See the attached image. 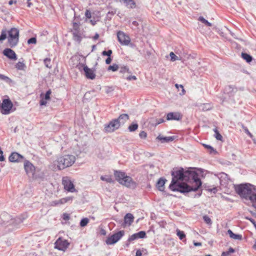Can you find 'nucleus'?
Masks as SVG:
<instances>
[{
    "label": "nucleus",
    "mask_w": 256,
    "mask_h": 256,
    "mask_svg": "<svg viewBox=\"0 0 256 256\" xmlns=\"http://www.w3.org/2000/svg\"><path fill=\"white\" fill-rule=\"evenodd\" d=\"M236 193L242 198L250 200L252 206L256 209V190L250 184H240L235 187Z\"/></svg>",
    "instance_id": "nucleus-1"
},
{
    "label": "nucleus",
    "mask_w": 256,
    "mask_h": 256,
    "mask_svg": "<svg viewBox=\"0 0 256 256\" xmlns=\"http://www.w3.org/2000/svg\"><path fill=\"white\" fill-rule=\"evenodd\" d=\"M116 180L121 184L126 187L134 188L136 186V184L132 178L128 176L124 172L116 170L114 172Z\"/></svg>",
    "instance_id": "nucleus-2"
},
{
    "label": "nucleus",
    "mask_w": 256,
    "mask_h": 256,
    "mask_svg": "<svg viewBox=\"0 0 256 256\" xmlns=\"http://www.w3.org/2000/svg\"><path fill=\"white\" fill-rule=\"evenodd\" d=\"M76 161V158L72 154H66L58 157L54 162V164L56 166L58 170H64L72 166Z\"/></svg>",
    "instance_id": "nucleus-3"
},
{
    "label": "nucleus",
    "mask_w": 256,
    "mask_h": 256,
    "mask_svg": "<svg viewBox=\"0 0 256 256\" xmlns=\"http://www.w3.org/2000/svg\"><path fill=\"white\" fill-rule=\"evenodd\" d=\"M184 181L191 182H193L195 184L194 187H198V189L202 186V182L198 177V174L192 168H189L185 170Z\"/></svg>",
    "instance_id": "nucleus-4"
},
{
    "label": "nucleus",
    "mask_w": 256,
    "mask_h": 256,
    "mask_svg": "<svg viewBox=\"0 0 256 256\" xmlns=\"http://www.w3.org/2000/svg\"><path fill=\"white\" fill-rule=\"evenodd\" d=\"M169 188L173 192H178L182 194L188 193L192 191L196 192L198 190V187L191 186L183 182L176 183L172 185V186L170 185Z\"/></svg>",
    "instance_id": "nucleus-5"
},
{
    "label": "nucleus",
    "mask_w": 256,
    "mask_h": 256,
    "mask_svg": "<svg viewBox=\"0 0 256 256\" xmlns=\"http://www.w3.org/2000/svg\"><path fill=\"white\" fill-rule=\"evenodd\" d=\"M185 170L182 168H174L171 171L172 180L170 185L172 186V185L184 181Z\"/></svg>",
    "instance_id": "nucleus-6"
},
{
    "label": "nucleus",
    "mask_w": 256,
    "mask_h": 256,
    "mask_svg": "<svg viewBox=\"0 0 256 256\" xmlns=\"http://www.w3.org/2000/svg\"><path fill=\"white\" fill-rule=\"evenodd\" d=\"M8 42L11 48L16 46L18 42L19 30L13 28L8 31Z\"/></svg>",
    "instance_id": "nucleus-7"
},
{
    "label": "nucleus",
    "mask_w": 256,
    "mask_h": 256,
    "mask_svg": "<svg viewBox=\"0 0 256 256\" xmlns=\"http://www.w3.org/2000/svg\"><path fill=\"white\" fill-rule=\"evenodd\" d=\"M13 107V104L9 98L4 99L1 104L0 112L3 114H8L11 112L15 110H12Z\"/></svg>",
    "instance_id": "nucleus-8"
},
{
    "label": "nucleus",
    "mask_w": 256,
    "mask_h": 256,
    "mask_svg": "<svg viewBox=\"0 0 256 256\" xmlns=\"http://www.w3.org/2000/svg\"><path fill=\"white\" fill-rule=\"evenodd\" d=\"M124 234V230H120L108 237L106 242L108 245H112L117 242Z\"/></svg>",
    "instance_id": "nucleus-9"
},
{
    "label": "nucleus",
    "mask_w": 256,
    "mask_h": 256,
    "mask_svg": "<svg viewBox=\"0 0 256 256\" xmlns=\"http://www.w3.org/2000/svg\"><path fill=\"white\" fill-rule=\"evenodd\" d=\"M62 184L64 186V190L68 192H73L76 191L73 182L68 176L62 178Z\"/></svg>",
    "instance_id": "nucleus-10"
},
{
    "label": "nucleus",
    "mask_w": 256,
    "mask_h": 256,
    "mask_svg": "<svg viewBox=\"0 0 256 256\" xmlns=\"http://www.w3.org/2000/svg\"><path fill=\"white\" fill-rule=\"evenodd\" d=\"M120 127L119 123L116 119H113L108 124H104V130L107 132H112Z\"/></svg>",
    "instance_id": "nucleus-11"
},
{
    "label": "nucleus",
    "mask_w": 256,
    "mask_h": 256,
    "mask_svg": "<svg viewBox=\"0 0 256 256\" xmlns=\"http://www.w3.org/2000/svg\"><path fill=\"white\" fill-rule=\"evenodd\" d=\"M69 244L68 240L60 238L54 242V248L60 250L65 251Z\"/></svg>",
    "instance_id": "nucleus-12"
},
{
    "label": "nucleus",
    "mask_w": 256,
    "mask_h": 256,
    "mask_svg": "<svg viewBox=\"0 0 256 256\" xmlns=\"http://www.w3.org/2000/svg\"><path fill=\"white\" fill-rule=\"evenodd\" d=\"M117 37L118 42L122 45L128 46L130 42V37L122 31L118 32Z\"/></svg>",
    "instance_id": "nucleus-13"
},
{
    "label": "nucleus",
    "mask_w": 256,
    "mask_h": 256,
    "mask_svg": "<svg viewBox=\"0 0 256 256\" xmlns=\"http://www.w3.org/2000/svg\"><path fill=\"white\" fill-rule=\"evenodd\" d=\"M24 166L26 174L34 176L36 172V168L33 164L28 160H24Z\"/></svg>",
    "instance_id": "nucleus-14"
},
{
    "label": "nucleus",
    "mask_w": 256,
    "mask_h": 256,
    "mask_svg": "<svg viewBox=\"0 0 256 256\" xmlns=\"http://www.w3.org/2000/svg\"><path fill=\"white\" fill-rule=\"evenodd\" d=\"M24 158L16 152H12L8 157V160L12 162H18L24 161Z\"/></svg>",
    "instance_id": "nucleus-15"
},
{
    "label": "nucleus",
    "mask_w": 256,
    "mask_h": 256,
    "mask_svg": "<svg viewBox=\"0 0 256 256\" xmlns=\"http://www.w3.org/2000/svg\"><path fill=\"white\" fill-rule=\"evenodd\" d=\"M146 237V233L144 231H140L130 236L128 240L126 246H128L129 243L138 238H143Z\"/></svg>",
    "instance_id": "nucleus-16"
},
{
    "label": "nucleus",
    "mask_w": 256,
    "mask_h": 256,
    "mask_svg": "<svg viewBox=\"0 0 256 256\" xmlns=\"http://www.w3.org/2000/svg\"><path fill=\"white\" fill-rule=\"evenodd\" d=\"M82 66L83 67V70L84 72L86 77L90 80H94L96 78V74L94 70L88 67L87 66L82 64Z\"/></svg>",
    "instance_id": "nucleus-17"
},
{
    "label": "nucleus",
    "mask_w": 256,
    "mask_h": 256,
    "mask_svg": "<svg viewBox=\"0 0 256 256\" xmlns=\"http://www.w3.org/2000/svg\"><path fill=\"white\" fill-rule=\"evenodd\" d=\"M218 176L220 185L226 186L230 180L228 175L224 172H221L218 174Z\"/></svg>",
    "instance_id": "nucleus-18"
},
{
    "label": "nucleus",
    "mask_w": 256,
    "mask_h": 256,
    "mask_svg": "<svg viewBox=\"0 0 256 256\" xmlns=\"http://www.w3.org/2000/svg\"><path fill=\"white\" fill-rule=\"evenodd\" d=\"M4 56L12 60H16L17 56L15 52L10 48H5L2 52Z\"/></svg>",
    "instance_id": "nucleus-19"
},
{
    "label": "nucleus",
    "mask_w": 256,
    "mask_h": 256,
    "mask_svg": "<svg viewBox=\"0 0 256 256\" xmlns=\"http://www.w3.org/2000/svg\"><path fill=\"white\" fill-rule=\"evenodd\" d=\"M182 116L180 112H170L166 114L167 120H179L182 118Z\"/></svg>",
    "instance_id": "nucleus-20"
},
{
    "label": "nucleus",
    "mask_w": 256,
    "mask_h": 256,
    "mask_svg": "<svg viewBox=\"0 0 256 256\" xmlns=\"http://www.w3.org/2000/svg\"><path fill=\"white\" fill-rule=\"evenodd\" d=\"M134 220V216L130 213H128L124 217V222L122 224V226H124L126 225L130 226L133 222Z\"/></svg>",
    "instance_id": "nucleus-21"
},
{
    "label": "nucleus",
    "mask_w": 256,
    "mask_h": 256,
    "mask_svg": "<svg viewBox=\"0 0 256 256\" xmlns=\"http://www.w3.org/2000/svg\"><path fill=\"white\" fill-rule=\"evenodd\" d=\"M119 1L128 8H134L136 7V4L134 0H119Z\"/></svg>",
    "instance_id": "nucleus-22"
},
{
    "label": "nucleus",
    "mask_w": 256,
    "mask_h": 256,
    "mask_svg": "<svg viewBox=\"0 0 256 256\" xmlns=\"http://www.w3.org/2000/svg\"><path fill=\"white\" fill-rule=\"evenodd\" d=\"M156 139L160 141L162 143L168 142L174 140V136H163L160 134Z\"/></svg>",
    "instance_id": "nucleus-23"
},
{
    "label": "nucleus",
    "mask_w": 256,
    "mask_h": 256,
    "mask_svg": "<svg viewBox=\"0 0 256 256\" xmlns=\"http://www.w3.org/2000/svg\"><path fill=\"white\" fill-rule=\"evenodd\" d=\"M116 119L118 121L120 126L124 124L129 119V116L128 114H120L118 118Z\"/></svg>",
    "instance_id": "nucleus-24"
},
{
    "label": "nucleus",
    "mask_w": 256,
    "mask_h": 256,
    "mask_svg": "<svg viewBox=\"0 0 256 256\" xmlns=\"http://www.w3.org/2000/svg\"><path fill=\"white\" fill-rule=\"evenodd\" d=\"M166 179L164 178H160L158 182H156V188L158 189L161 192H163L164 189V184L166 183Z\"/></svg>",
    "instance_id": "nucleus-25"
},
{
    "label": "nucleus",
    "mask_w": 256,
    "mask_h": 256,
    "mask_svg": "<svg viewBox=\"0 0 256 256\" xmlns=\"http://www.w3.org/2000/svg\"><path fill=\"white\" fill-rule=\"evenodd\" d=\"M236 91L237 88L231 85L226 86L224 88V92L229 94L230 96H233L234 94L236 92Z\"/></svg>",
    "instance_id": "nucleus-26"
},
{
    "label": "nucleus",
    "mask_w": 256,
    "mask_h": 256,
    "mask_svg": "<svg viewBox=\"0 0 256 256\" xmlns=\"http://www.w3.org/2000/svg\"><path fill=\"white\" fill-rule=\"evenodd\" d=\"M24 218H22V216L16 217V218L11 219L10 220V224H12L14 227H17L18 225L23 222Z\"/></svg>",
    "instance_id": "nucleus-27"
},
{
    "label": "nucleus",
    "mask_w": 256,
    "mask_h": 256,
    "mask_svg": "<svg viewBox=\"0 0 256 256\" xmlns=\"http://www.w3.org/2000/svg\"><path fill=\"white\" fill-rule=\"evenodd\" d=\"M228 234L230 238L234 240H241L242 239V236L240 234H234L230 230H228Z\"/></svg>",
    "instance_id": "nucleus-28"
},
{
    "label": "nucleus",
    "mask_w": 256,
    "mask_h": 256,
    "mask_svg": "<svg viewBox=\"0 0 256 256\" xmlns=\"http://www.w3.org/2000/svg\"><path fill=\"white\" fill-rule=\"evenodd\" d=\"M164 122L165 121L164 118L154 119V118H151L150 120V122L152 123V125H154V126H156L157 125Z\"/></svg>",
    "instance_id": "nucleus-29"
},
{
    "label": "nucleus",
    "mask_w": 256,
    "mask_h": 256,
    "mask_svg": "<svg viewBox=\"0 0 256 256\" xmlns=\"http://www.w3.org/2000/svg\"><path fill=\"white\" fill-rule=\"evenodd\" d=\"M72 32L73 35V39L74 40L78 42H80L82 40V37L80 36V31H76Z\"/></svg>",
    "instance_id": "nucleus-30"
},
{
    "label": "nucleus",
    "mask_w": 256,
    "mask_h": 256,
    "mask_svg": "<svg viewBox=\"0 0 256 256\" xmlns=\"http://www.w3.org/2000/svg\"><path fill=\"white\" fill-rule=\"evenodd\" d=\"M120 72L122 74H124L126 72H128V74H131L132 72L130 70L128 67L126 66H120Z\"/></svg>",
    "instance_id": "nucleus-31"
},
{
    "label": "nucleus",
    "mask_w": 256,
    "mask_h": 256,
    "mask_svg": "<svg viewBox=\"0 0 256 256\" xmlns=\"http://www.w3.org/2000/svg\"><path fill=\"white\" fill-rule=\"evenodd\" d=\"M15 66L17 70H25L26 68V64L23 62H18L16 63Z\"/></svg>",
    "instance_id": "nucleus-32"
},
{
    "label": "nucleus",
    "mask_w": 256,
    "mask_h": 256,
    "mask_svg": "<svg viewBox=\"0 0 256 256\" xmlns=\"http://www.w3.org/2000/svg\"><path fill=\"white\" fill-rule=\"evenodd\" d=\"M242 57L244 60H246V61L247 62H248V63L250 62L253 59L252 57L249 54H248L247 53L242 52Z\"/></svg>",
    "instance_id": "nucleus-33"
},
{
    "label": "nucleus",
    "mask_w": 256,
    "mask_h": 256,
    "mask_svg": "<svg viewBox=\"0 0 256 256\" xmlns=\"http://www.w3.org/2000/svg\"><path fill=\"white\" fill-rule=\"evenodd\" d=\"M176 235L180 240H183L186 238V234L184 232L178 229L176 230Z\"/></svg>",
    "instance_id": "nucleus-34"
},
{
    "label": "nucleus",
    "mask_w": 256,
    "mask_h": 256,
    "mask_svg": "<svg viewBox=\"0 0 256 256\" xmlns=\"http://www.w3.org/2000/svg\"><path fill=\"white\" fill-rule=\"evenodd\" d=\"M214 137L217 140H222V136L220 134L218 130L216 128L214 129Z\"/></svg>",
    "instance_id": "nucleus-35"
},
{
    "label": "nucleus",
    "mask_w": 256,
    "mask_h": 256,
    "mask_svg": "<svg viewBox=\"0 0 256 256\" xmlns=\"http://www.w3.org/2000/svg\"><path fill=\"white\" fill-rule=\"evenodd\" d=\"M203 146L204 147L206 148H207L208 150H209L210 154H216V151L210 146L206 144H203Z\"/></svg>",
    "instance_id": "nucleus-36"
},
{
    "label": "nucleus",
    "mask_w": 256,
    "mask_h": 256,
    "mask_svg": "<svg viewBox=\"0 0 256 256\" xmlns=\"http://www.w3.org/2000/svg\"><path fill=\"white\" fill-rule=\"evenodd\" d=\"M198 20L205 24L206 26H212V24L208 22L202 16H200L198 18Z\"/></svg>",
    "instance_id": "nucleus-37"
},
{
    "label": "nucleus",
    "mask_w": 256,
    "mask_h": 256,
    "mask_svg": "<svg viewBox=\"0 0 256 256\" xmlns=\"http://www.w3.org/2000/svg\"><path fill=\"white\" fill-rule=\"evenodd\" d=\"M119 66L117 64H114L112 66H110L108 68V70H112V72H116L119 68Z\"/></svg>",
    "instance_id": "nucleus-38"
},
{
    "label": "nucleus",
    "mask_w": 256,
    "mask_h": 256,
    "mask_svg": "<svg viewBox=\"0 0 256 256\" xmlns=\"http://www.w3.org/2000/svg\"><path fill=\"white\" fill-rule=\"evenodd\" d=\"M50 62H51V60L50 58H46L44 60V66L48 68H52V66L50 65Z\"/></svg>",
    "instance_id": "nucleus-39"
},
{
    "label": "nucleus",
    "mask_w": 256,
    "mask_h": 256,
    "mask_svg": "<svg viewBox=\"0 0 256 256\" xmlns=\"http://www.w3.org/2000/svg\"><path fill=\"white\" fill-rule=\"evenodd\" d=\"M89 222V220L87 218H83L80 222V226L82 227L86 226Z\"/></svg>",
    "instance_id": "nucleus-40"
},
{
    "label": "nucleus",
    "mask_w": 256,
    "mask_h": 256,
    "mask_svg": "<svg viewBox=\"0 0 256 256\" xmlns=\"http://www.w3.org/2000/svg\"><path fill=\"white\" fill-rule=\"evenodd\" d=\"M242 128L244 130V132L254 140V142H255L256 140L254 138L253 135L250 132L248 128L244 126H242Z\"/></svg>",
    "instance_id": "nucleus-41"
},
{
    "label": "nucleus",
    "mask_w": 256,
    "mask_h": 256,
    "mask_svg": "<svg viewBox=\"0 0 256 256\" xmlns=\"http://www.w3.org/2000/svg\"><path fill=\"white\" fill-rule=\"evenodd\" d=\"M203 220L204 222L208 224L211 225L212 224V220L207 215H204L203 216Z\"/></svg>",
    "instance_id": "nucleus-42"
},
{
    "label": "nucleus",
    "mask_w": 256,
    "mask_h": 256,
    "mask_svg": "<svg viewBox=\"0 0 256 256\" xmlns=\"http://www.w3.org/2000/svg\"><path fill=\"white\" fill-rule=\"evenodd\" d=\"M138 128V124H132L128 126V129L130 132H134Z\"/></svg>",
    "instance_id": "nucleus-43"
},
{
    "label": "nucleus",
    "mask_w": 256,
    "mask_h": 256,
    "mask_svg": "<svg viewBox=\"0 0 256 256\" xmlns=\"http://www.w3.org/2000/svg\"><path fill=\"white\" fill-rule=\"evenodd\" d=\"M6 32L5 30H2L0 35V42H2V40H4L6 38Z\"/></svg>",
    "instance_id": "nucleus-44"
},
{
    "label": "nucleus",
    "mask_w": 256,
    "mask_h": 256,
    "mask_svg": "<svg viewBox=\"0 0 256 256\" xmlns=\"http://www.w3.org/2000/svg\"><path fill=\"white\" fill-rule=\"evenodd\" d=\"M170 60L172 62H174L179 60L178 56H177L173 52H170Z\"/></svg>",
    "instance_id": "nucleus-45"
},
{
    "label": "nucleus",
    "mask_w": 256,
    "mask_h": 256,
    "mask_svg": "<svg viewBox=\"0 0 256 256\" xmlns=\"http://www.w3.org/2000/svg\"><path fill=\"white\" fill-rule=\"evenodd\" d=\"M72 25V32L79 31V24L78 23L74 22Z\"/></svg>",
    "instance_id": "nucleus-46"
},
{
    "label": "nucleus",
    "mask_w": 256,
    "mask_h": 256,
    "mask_svg": "<svg viewBox=\"0 0 256 256\" xmlns=\"http://www.w3.org/2000/svg\"><path fill=\"white\" fill-rule=\"evenodd\" d=\"M112 50H109L107 51L104 50L102 52V55L110 57L111 56V54H112Z\"/></svg>",
    "instance_id": "nucleus-47"
},
{
    "label": "nucleus",
    "mask_w": 256,
    "mask_h": 256,
    "mask_svg": "<svg viewBox=\"0 0 256 256\" xmlns=\"http://www.w3.org/2000/svg\"><path fill=\"white\" fill-rule=\"evenodd\" d=\"M28 44H36V38H34V37L30 38V39L28 40Z\"/></svg>",
    "instance_id": "nucleus-48"
},
{
    "label": "nucleus",
    "mask_w": 256,
    "mask_h": 256,
    "mask_svg": "<svg viewBox=\"0 0 256 256\" xmlns=\"http://www.w3.org/2000/svg\"><path fill=\"white\" fill-rule=\"evenodd\" d=\"M100 179L102 180L106 181L108 182H112V178L109 177L106 178V176H101Z\"/></svg>",
    "instance_id": "nucleus-49"
},
{
    "label": "nucleus",
    "mask_w": 256,
    "mask_h": 256,
    "mask_svg": "<svg viewBox=\"0 0 256 256\" xmlns=\"http://www.w3.org/2000/svg\"><path fill=\"white\" fill-rule=\"evenodd\" d=\"M211 109V106L209 104H204L202 110H208Z\"/></svg>",
    "instance_id": "nucleus-50"
},
{
    "label": "nucleus",
    "mask_w": 256,
    "mask_h": 256,
    "mask_svg": "<svg viewBox=\"0 0 256 256\" xmlns=\"http://www.w3.org/2000/svg\"><path fill=\"white\" fill-rule=\"evenodd\" d=\"M0 79L6 81L7 82L10 80V79L6 76H5L2 74H0Z\"/></svg>",
    "instance_id": "nucleus-51"
},
{
    "label": "nucleus",
    "mask_w": 256,
    "mask_h": 256,
    "mask_svg": "<svg viewBox=\"0 0 256 256\" xmlns=\"http://www.w3.org/2000/svg\"><path fill=\"white\" fill-rule=\"evenodd\" d=\"M51 93H52V92H51L50 90H48L44 95V98L46 100H50V94H51Z\"/></svg>",
    "instance_id": "nucleus-52"
},
{
    "label": "nucleus",
    "mask_w": 256,
    "mask_h": 256,
    "mask_svg": "<svg viewBox=\"0 0 256 256\" xmlns=\"http://www.w3.org/2000/svg\"><path fill=\"white\" fill-rule=\"evenodd\" d=\"M139 136L141 138H146L147 136V134L144 131H142L140 133Z\"/></svg>",
    "instance_id": "nucleus-53"
},
{
    "label": "nucleus",
    "mask_w": 256,
    "mask_h": 256,
    "mask_svg": "<svg viewBox=\"0 0 256 256\" xmlns=\"http://www.w3.org/2000/svg\"><path fill=\"white\" fill-rule=\"evenodd\" d=\"M85 16L87 18H92V14L89 10H86V12H85Z\"/></svg>",
    "instance_id": "nucleus-54"
},
{
    "label": "nucleus",
    "mask_w": 256,
    "mask_h": 256,
    "mask_svg": "<svg viewBox=\"0 0 256 256\" xmlns=\"http://www.w3.org/2000/svg\"><path fill=\"white\" fill-rule=\"evenodd\" d=\"M62 218L64 220H68L70 218V215L67 213H64L62 216Z\"/></svg>",
    "instance_id": "nucleus-55"
},
{
    "label": "nucleus",
    "mask_w": 256,
    "mask_h": 256,
    "mask_svg": "<svg viewBox=\"0 0 256 256\" xmlns=\"http://www.w3.org/2000/svg\"><path fill=\"white\" fill-rule=\"evenodd\" d=\"M63 200H64V203H66L70 200H72V198H73V197L72 196H68V197H66V198H62Z\"/></svg>",
    "instance_id": "nucleus-56"
},
{
    "label": "nucleus",
    "mask_w": 256,
    "mask_h": 256,
    "mask_svg": "<svg viewBox=\"0 0 256 256\" xmlns=\"http://www.w3.org/2000/svg\"><path fill=\"white\" fill-rule=\"evenodd\" d=\"M63 200H64V203H66L70 200H72V198H73V197L72 196H68V197H66V198H62Z\"/></svg>",
    "instance_id": "nucleus-57"
},
{
    "label": "nucleus",
    "mask_w": 256,
    "mask_h": 256,
    "mask_svg": "<svg viewBox=\"0 0 256 256\" xmlns=\"http://www.w3.org/2000/svg\"><path fill=\"white\" fill-rule=\"evenodd\" d=\"M128 80H136V77L135 76H130L126 78Z\"/></svg>",
    "instance_id": "nucleus-58"
},
{
    "label": "nucleus",
    "mask_w": 256,
    "mask_h": 256,
    "mask_svg": "<svg viewBox=\"0 0 256 256\" xmlns=\"http://www.w3.org/2000/svg\"><path fill=\"white\" fill-rule=\"evenodd\" d=\"M46 100H46L44 98H42V100L40 101V104L41 106H45V105H46V104L47 103Z\"/></svg>",
    "instance_id": "nucleus-59"
},
{
    "label": "nucleus",
    "mask_w": 256,
    "mask_h": 256,
    "mask_svg": "<svg viewBox=\"0 0 256 256\" xmlns=\"http://www.w3.org/2000/svg\"><path fill=\"white\" fill-rule=\"evenodd\" d=\"M175 86H176V88H178L179 87L181 88H182V94H184V93H185V90H184V86H183L182 85H181V84L178 85V84H175Z\"/></svg>",
    "instance_id": "nucleus-60"
},
{
    "label": "nucleus",
    "mask_w": 256,
    "mask_h": 256,
    "mask_svg": "<svg viewBox=\"0 0 256 256\" xmlns=\"http://www.w3.org/2000/svg\"><path fill=\"white\" fill-rule=\"evenodd\" d=\"M98 21V18H96V20H95L94 18H93V19L90 20V23L93 26L95 25Z\"/></svg>",
    "instance_id": "nucleus-61"
},
{
    "label": "nucleus",
    "mask_w": 256,
    "mask_h": 256,
    "mask_svg": "<svg viewBox=\"0 0 256 256\" xmlns=\"http://www.w3.org/2000/svg\"><path fill=\"white\" fill-rule=\"evenodd\" d=\"M144 52H146V56L149 58L152 54V52L148 50H144Z\"/></svg>",
    "instance_id": "nucleus-62"
},
{
    "label": "nucleus",
    "mask_w": 256,
    "mask_h": 256,
    "mask_svg": "<svg viewBox=\"0 0 256 256\" xmlns=\"http://www.w3.org/2000/svg\"><path fill=\"white\" fill-rule=\"evenodd\" d=\"M248 219L250 221V222L254 224V226L256 228V222L254 219H252V218H248Z\"/></svg>",
    "instance_id": "nucleus-63"
},
{
    "label": "nucleus",
    "mask_w": 256,
    "mask_h": 256,
    "mask_svg": "<svg viewBox=\"0 0 256 256\" xmlns=\"http://www.w3.org/2000/svg\"><path fill=\"white\" fill-rule=\"evenodd\" d=\"M142 252L140 250H136V256H142Z\"/></svg>",
    "instance_id": "nucleus-64"
}]
</instances>
